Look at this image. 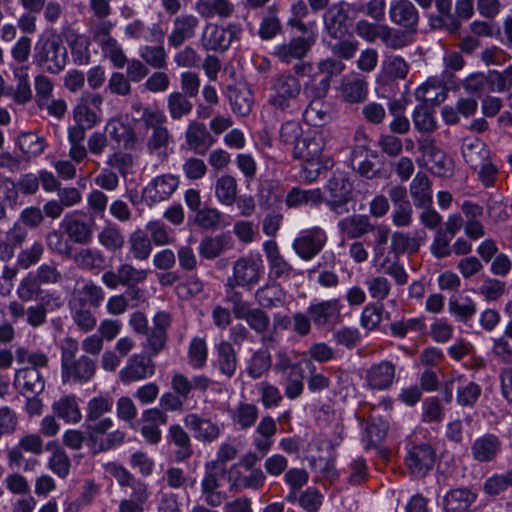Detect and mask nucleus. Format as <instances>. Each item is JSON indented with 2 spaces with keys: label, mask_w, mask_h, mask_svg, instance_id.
<instances>
[{
  "label": "nucleus",
  "mask_w": 512,
  "mask_h": 512,
  "mask_svg": "<svg viewBox=\"0 0 512 512\" xmlns=\"http://www.w3.org/2000/svg\"><path fill=\"white\" fill-rule=\"evenodd\" d=\"M138 54L141 60L153 69L162 70L167 67V53L163 45H141Z\"/></svg>",
  "instance_id": "e2e57ef3"
},
{
  "label": "nucleus",
  "mask_w": 512,
  "mask_h": 512,
  "mask_svg": "<svg viewBox=\"0 0 512 512\" xmlns=\"http://www.w3.org/2000/svg\"><path fill=\"white\" fill-rule=\"evenodd\" d=\"M199 19L193 14H181L174 18L172 30L168 35V44L172 48L180 47L185 41L196 35Z\"/></svg>",
  "instance_id": "393cba45"
},
{
  "label": "nucleus",
  "mask_w": 512,
  "mask_h": 512,
  "mask_svg": "<svg viewBox=\"0 0 512 512\" xmlns=\"http://www.w3.org/2000/svg\"><path fill=\"white\" fill-rule=\"evenodd\" d=\"M51 450V456L48 459L49 469L59 478L65 479L71 468V460L66 451L56 442H51L47 446Z\"/></svg>",
  "instance_id": "680f3d73"
},
{
  "label": "nucleus",
  "mask_w": 512,
  "mask_h": 512,
  "mask_svg": "<svg viewBox=\"0 0 512 512\" xmlns=\"http://www.w3.org/2000/svg\"><path fill=\"white\" fill-rule=\"evenodd\" d=\"M255 300L263 308H276L283 306L286 301V293L282 287L275 283L266 284L255 292Z\"/></svg>",
  "instance_id": "8fccbe9b"
},
{
  "label": "nucleus",
  "mask_w": 512,
  "mask_h": 512,
  "mask_svg": "<svg viewBox=\"0 0 512 512\" xmlns=\"http://www.w3.org/2000/svg\"><path fill=\"white\" fill-rule=\"evenodd\" d=\"M327 243V234L320 227L303 230L293 241L294 252L305 261L312 260Z\"/></svg>",
  "instance_id": "2eb2a0df"
},
{
  "label": "nucleus",
  "mask_w": 512,
  "mask_h": 512,
  "mask_svg": "<svg viewBox=\"0 0 512 512\" xmlns=\"http://www.w3.org/2000/svg\"><path fill=\"white\" fill-rule=\"evenodd\" d=\"M99 243L108 251H120L125 244L121 229L116 224H108L98 234Z\"/></svg>",
  "instance_id": "338daca9"
},
{
  "label": "nucleus",
  "mask_w": 512,
  "mask_h": 512,
  "mask_svg": "<svg viewBox=\"0 0 512 512\" xmlns=\"http://www.w3.org/2000/svg\"><path fill=\"white\" fill-rule=\"evenodd\" d=\"M249 328L260 336V342L265 348H277L279 339L275 332H270L271 320L266 311L261 308H253L245 318Z\"/></svg>",
  "instance_id": "5701e85b"
},
{
  "label": "nucleus",
  "mask_w": 512,
  "mask_h": 512,
  "mask_svg": "<svg viewBox=\"0 0 512 512\" xmlns=\"http://www.w3.org/2000/svg\"><path fill=\"white\" fill-rule=\"evenodd\" d=\"M325 147V138L319 131H315L301 138L293 148V156L300 160H315L322 157Z\"/></svg>",
  "instance_id": "c756f323"
},
{
  "label": "nucleus",
  "mask_w": 512,
  "mask_h": 512,
  "mask_svg": "<svg viewBox=\"0 0 512 512\" xmlns=\"http://www.w3.org/2000/svg\"><path fill=\"white\" fill-rule=\"evenodd\" d=\"M270 349L262 346L252 354L247 367V374L251 378L258 379L270 369L272 365Z\"/></svg>",
  "instance_id": "69168bd1"
},
{
  "label": "nucleus",
  "mask_w": 512,
  "mask_h": 512,
  "mask_svg": "<svg viewBox=\"0 0 512 512\" xmlns=\"http://www.w3.org/2000/svg\"><path fill=\"white\" fill-rule=\"evenodd\" d=\"M264 273L263 261L259 256L247 255L233 263L232 276L228 277L225 286H240L252 289Z\"/></svg>",
  "instance_id": "9d476101"
},
{
  "label": "nucleus",
  "mask_w": 512,
  "mask_h": 512,
  "mask_svg": "<svg viewBox=\"0 0 512 512\" xmlns=\"http://www.w3.org/2000/svg\"><path fill=\"white\" fill-rule=\"evenodd\" d=\"M196 10L204 18H229L234 12V5L230 0H199Z\"/></svg>",
  "instance_id": "bf43d9fd"
},
{
  "label": "nucleus",
  "mask_w": 512,
  "mask_h": 512,
  "mask_svg": "<svg viewBox=\"0 0 512 512\" xmlns=\"http://www.w3.org/2000/svg\"><path fill=\"white\" fill-rule=\"evenodd\" d=\"M79 345L76 339L67 337L61 345V377L63 383L85 384L96 374L97 362L88 355L76 357Z\"/></svg>",
  "instance_id": "7ed1b4c3"
},
{
  "label": "nucleus",
  "mask_w": 512,
  "mask_h": 512,
  "mask_svg": "<svg viewBox=\"0 0 512 512\" xmlns=\"http://www.w3.org/2000/svg\"><path fill=\"white\" fill-rule=\"evenodd\" d=\"M232 422L241 430H247L255 425L259 417V409L253 403L239 402L231 411Z\"/></svg>",
  "instance_id": "6e6d98bb"
},
{
  "label": "nucleus",
  "mask_w": 512,
  "mask_h": 512,
  "mask_svg": "<svg viewBox=\"0 0 512 512\" xmlns=\"http://www.w3.org/2000/svg\"><path fill=\"white\" fill-rule=\"evenodd\" d=\"M426 329L425 317L401 318L390 324L389 330L396 338H405L409 333H421Z\"/></svg>",
  "instance_id": "0e129e2a"
},
{
  "label": "nucleus",
  "mask_w": 512,
  "mask_h": 512,
  "mask_svg": "<svg viewBox=\"0 0 512 512\" xmlns=\"http://www.w3.org/2000/svg\"><path fill=\"white\" fill-rule=\"evenodd\" d=\"M232 247L231 238L225 234L206 236L199 244V254L205 259L212 260Z\"/></svg>",
  "instance_id": "864d4df0"
},
{
  "label": "nucleus",
  "mask_w": 512,
  "mask_h": 512,
  "mask_svg": "<svg viewBox=\"0 0 512 512\" xmlns=\"http://www.w3.org/2000/svg\"><path fill=\"white\" fill-rule=\"evenodd\" d=\"M314 42L315 39L312 36L294 37L288 42L276 45L272 54L282 63L290 64L306 57Z\"/></svg>",
  "instance_id": "412c9836"
},
{
  "label": "nucleus",
  "mask_w": 512,
  "mask_h": 512,
  "mask_svg": "<svg viewBox=\"0 0 512 512\" xmlns=\"http://www.w3.org/2000/svg\"><path fill=\"white\" fill-rule=\"evenodd\" d=\"M106 471L116 480L120 488L125 489L127 495L125 499L146 506L152 496V491L147 482L136 477L127 468L116 462L109 463Z\"/></svg>",
  "instance_id": "0eeeda50"
},
{
  "label": "nucleus",
  "mask_w": 512,
  "mask_h": 512,
  "mask_svg": "<svg viewBox=\"0 0 512 512\" xmlns=\"http://www.w3.org/2000/svg\"><path fill=\"white\" fill-rule=\"evenodd\" d=\"M338 229L348 239H358L375 230L367 215L354 214L341 219L338 222Z\"/></svg>",
  "instance_id": "c9c22d12"
},
{
  "label": "nucleus",
  "mask_w": 512,
  "mask_h": 512,
  "mask_svg": "<svg viewBox=\"0 0 512 512\" xmlns=\"http://www.w3.org/2000/svg\"><path fill=\"white\" fill-rule=\"evenodd\" d=\"M410 195L416 207L430 206L432 204V187L429 177L418 172L410 183Z\"/></svg>",
  "instance_id": "de8ad7c7"
},
{
  "label": "nucleus",
  "mask_w": 512,
  "mask_h": 512,
  "mask_svg": "<svg viewBox=\"0 0 512 512\" xmlns=\"http://www.w3.org/2000/svg\"><path fill=\"white\" fill-rule=\"evenodd\" d=\"M180 178L170 173L152 179L143 189V198L150 204L159 203L169 199L177 190Z\"/></svg>",
  "instance_id": "6ab92c4d"
},
{
  "label": "nucleus",
  "mask_w": 512,
  "mask_h": 512,
  "mask_svg": "<svg viewBox=\"0 0 512 512\" xmlns=\"http://www.w3.org/2000/svg\"><path fill=\"white\" fill-rule=\"evenodd\" d=\"M195 223L205 230H217L230 225L227 217L215 207H204L195 214Z\"/></svg>",
  "instance_id": "13d9d810"
},
{
  "label": "nucleus",
  "mask_w": 512,
  "mask_h": 512,
  "mask_svg": "<svg viewBox=\"0 0 512 512\" xmlns=\"http://www.w3.org/2000/svg\"><path fill=\"white\" fill-rule=\"evenodd\" d=\"M214 195L218 203L231 207L236 202L238 195V182L230 174H223L214 183Z\"/></svg>",
  "instance_id": "79ce46f5"
},
{
  "label": "nucleus",
  "mask_w": 512,
  "mask_h": 512,
  "mask_svg": "<svg viewBox=\"0 0 512 512\" xmlns=\"http://www.w3.org/2000/svg\"><path fill=\"white\" fill-rule=\"evenodd\" d=\"M270 90L268 103L274 110L293 115L303 109L302 85L291 73H281L273 77Z\"/></svg>",
  "instance_id": "20e7f679"
},
{
  "label": "nucleus",
  "mask_w": 512,
  "mask_h": 512,
  "mask_svg": "<svg viewBox=\"0 0 512 512\" xmlns=\"http://www.w3.org/2000/svg\"><path fill=\"white\" fill-rule=\"evenodd\" d=\"M113 404V398L108 394L95 396L88 401L85 425L92 441L96 442L98 436L105 435L112 428V419L104 415L111 412Z\"/></svg>",
  "instance_id": "423d86ee"
},
{
  "label": "nucleus",
  "mask_w": 512,
  "mask_h": 512,
  "mask_svg": "<svg viewBox=\"0 0 512 512\" xmlns=\"http://www.w3.org/2000/svg\"><path fill=\"white\" fill-rule=\"evenodd\" d=\"M396 367L391 361L372 364L365 372V385L371 390L389 389L395 380Z\"/></svg>",
  "instance_id": "4be33fe9"
},
{
  "label": "nucleus",
  "mask_w": 512,
  "mask_h": 512,
  "mask_svg": "<svg viewBox=\"0 0 512 512\" xmlns=\"http://www.w3.org/2000/svg\"><path fill=\"white\" fill-rule=\"evenodd\" d=\"M501 450V441L494 434H485L474 440L471 445V455L477 462H491L495 460Z\"/></svg>",
  "instance_id": "f704fd0d"
},
{
  "label": "nucleus",
  "mask_w": 512,
  "mask_h": 512,
  "mask_svg": "<svg viewBox=\"0 0 512 512\" xmlns=\"http://www.w3.org/2000/svg\"><path fill=\"white\" fill-rule=\"evenodd\" d=\"M155 374V363L151 356L134 354L130 356L126 365L119 371V379L125 384L142 381Z\"/></svg>",
  "instance_id": "f3484780"
},
{
  "label": "nucleus",
  "mask_w": 512,
  "mask_h": 512,
  "mask_svg": "<svg viewBox=\"0 0 512 512\" xmlns=\"http://www.w3.org/2000/svg\"><path fill=\"white\" fill-rule=\"evenodd\" d=\"M67 50L56 32L47 31L40 35L34 46V64L51 74H58L67 64Z\"/></svg>",
  "instance_id": "39448f33"
},
{
  "label": "nucleus",
  "mask_w": 512,
  "mask_h": 512,
  "mask_svg": "<svg viewBox=\"0 0 512 512\" xmlns=\"http://www.w3.org/2000/svg\"><path fill=\"white\" fill-rule=\"evenodd\" d=\"M246 471L242 472L234 466L231 468L229 473L230 491L238 493L248 489L260 490L264 487L266 476L261 469L256 468Z\"/></svg>",
  "instance_id": "a878e982"
},
{
  "label": "nucleus",
  "mask_w": 512,
  "mask_h": 512,
  "mask_svg": "<svg viewBox=\"0 0 512 512\" xmlns=\"http://www.w3.org/2000/svg\"><path fill=\"white\" fill-rule=\"evenodd\" d=\"M55 416L67 423H78L82 419L80 407L75 395H65L52 404Z\"/></svg>",
  "instance_id": "49530a36"
},
{
  "label": "nucleus",
  "mask_w": 512,
  "mask_h": 512,
  "mask_svg": "<svg viewBox=\"0 0 512 512\" xmlns=\"http://www.w3.org/2000/svg\"><path fill=\"white\" fill-rule=\"evenodd\" d=\"M341 308L342 306L338 299L324 300L311 304L307 308V314L316 326L322 327L337 320L340 316Z\"/></svg>",
  "instance_id": "473e14b6"
},
{
  "label": "nucleus",
  "mask_w": 512,
  "mask_h": 512,
  "mask_svg": "<svg viewBox=\"0 0 512 512\" xmlns=\"http://www.w3.org/2000/svg\"><path fill=\"white\" fill-rule=\"evenodd\" d=\"M103 97L98 93H85L73 108L74 122L88 129L94 128L100 122Z\"/></svg>",
  "instance_id": "dca6fc26"
},
{
  "label": "nucleus",
  "mask_w": 512,
  "mask_h": 512,
  "mask_svg": "<svg viewBox=\"0 0 512 512\" xmlns=\"http://www.w3.org/2000/svg\"><path fill=\"white\" fill-rule=\"evenodd\" d=\"M435 458V451L430 445H415L408 450L405 464L413 475L424 477L433 469Z\"/></svg>",
  "instance_id": "aec40b11"
},
{
  "label": "nucleus",
  "mask_w": 512,
  "mask_h": 512,
  "mask_svg": "<svg viewBox=\"0 0 512 512\" xmlns=\"http://www.w3.org/2000/svg\"><path fill=\"white\" fill-rule=\"evenodd\" d=\"M209 469V463L206 464V472L201 480V498L207 504L195 505L190 512H219L212 508L219 507L226 499V493L220 491V481L216 472Z\"/></svg>",
  "instance_id": "4468645a"
},
{
  "label": "nucleus",
  "mask_w": 512,
  "mask_h": 512,
  "mask_svg": "<svg viewBox=\"0 0 512 512\" xmlns=\"http://www.w3.org/2000/svg\"><path fill=\"white\" fill-rule=\"evenodd\" d=\"M242 32L238 23H229L227 26L207 23L201 34L200 45L206 51L224 52L233 42L241 39Z\"/></svg>",
  "instance_id": "1a4fd4ad"
},
{
  "label": "nucleus",
  "mask_w": 512,
  "mask_h": 512,
  "mask_svg": "<svg viewBox=\"0 0 512 512\" xmlns=\"http://www.w3.org/2000/svg\"><path fill=\"white\" fill-rule=\"evenodd\" d=\"M324 201V194L319 188L301 189L293 187L286 195L285 204L289 208H295L301 205L312 207L319 206Z\"/></svg>",
  "instance_id": "c03bdc74"
},
{
  "label": "nucleus",
  "mask_w": 512,
  "mask_h": 512,
  "mask_svg": "<svg viewBox=\"0 0 512 512\" xmlns=\"http://www.w3.org/2000/svg\"><path fill=\"white\" fill-rule=\"evenodd\" d=\"M15 359L18 365L28 363L29 366H21L14 372L13 386L22 395H40L45 389V377L42 369L49 367V356L41 351H30L23 345L15 348Z\"/></svg>",
  "instance_id": "f257e3e1"
},
{
  "label": "nucleus",
  "mask_w": 512,
  "mask_h": 512,
  "mask_svg": "<svg viewBox=\"0 0 512 512\" xmlns=\"http://www.w3.org/2000/svg\"><path fill=\"white\" fill-rule=\"evenodd\" d=\"M50 299L51 301L54 302L57 308L61 306L59 297H55L54 294H47L45 297L42 298L41 302L35 305L28 306L26 308L27 314H25V317L28 326H30L33 329H36L47 322V307L50 303Z\"/></svg>",
  "instance_id": "3c124183"
},
{
  "label": "nucleus",
  "mask_w": 512,
  "mask_h": 512,
  "mask_svg": "<svg viewBox=\"0 0 512 512\" xmlns=\"http://www.w3.org/2000/svg\"><path fill=\"white\" fill-rule=\"evenodd\" d=\"M368 86L364 77H345L341 84V96L345 102L361 103L367 99Z\"/></svg>",
  "instance_id": "a19ab883"
},
{
  "label": "nucleus",
  "mask_w": 512,
  "mask_h": 512,
  "mask_svg": "<svg viewBox=\"0 0 512 512\" xmlns=\"http://www.w3.org/2000/svg\"><path fill=\"white\" fill-rule=\"evenodd\" d=\"M149 275V271L137 268L131 263H122L116 271L108 270L102 274L101 280L109 289H116L119 286L134 288L144 283Z\"/></svg>",
  "instance_id": "f8f14e48"
},
{
  "label": "nucleus",
  "mask_w": 512,
  "mask_h": 512,
  "mask_svg": "<svg viewBox=\"0 0 512 512\" xmlns=\"http://www.w3.org/2000/svg\"><path fill=\"white\" fill-rule=\"evenodd\" d=\"M29 65H10L16 87L11 86V94L14 102L19 105L28 103L32 99V90L29 83Z\"/></svg>",
  "instance_id": "e433bc0d"
},
{
  "label": "nucleus",
  "mask_w": 512,
  "mask_h": 512,
  "mask_svg": "<svg viewBox=\"0 0 512 512\" xmlns=\"http://www.w3.org/2000/svg\"><path fill=\"white\" fill-rule=\"evenodd\" d=\"M419 151L431 162L430 170L436 176L450 177L453 174V161L440 149L436 140L430 135H422L417 139Z\"/></svg>",
  "instance_id": "ddd939ff"
},
{
  "label": "nucleus",
  "mask_w": 512,
  "mask_h": 512,
  "mask_svg": "<svg viewBox=\"0 0 512 512\" xmlns=\"http://www.w3.org/2000/svg\"><path fill=\"white\" fill-rule=\"evenodd\" d=\"M352 189V183L343 174H334L324 187L323 202L337 215L344 214L348 212Z\"/></svg>",
  "instance_id": "9b49d317"
},
{
  "label": "nucleus",
  "mask_w": 512,
  "mask_h": 512,
  "mask_svg": "<svg viewBox=\"0 0 512 512\" xmlns=\"http://www.w3.org/2000/svg\"><path fill=\"white\" fill-rule=\"evenodd\" d=\"M185 142L194 153L204 155L214 141L204 123L191 121L185 132Z\"/></svg>",
  "instance_id": "c85d7f7f"
},
{
  "label": "nucleus",
  "mask_w": 512,
  "mask_h": 512,
  "mask_svg": "<svg viewBox=\"0 0 512 512\" xmlns=\"http://www.w3.org/2000/svg\"><path fill=\"white\" fill-rule=\"evenodd\" d=\"M263 250L268 261L270 277L274 279L290 278L293 273V267L280 253L276 241H266L263 245Z\"/></svg>",
  "instance_id": "cd10ccee"
},
{
  "label": "nucleus",
  "mask_w": 512,
  "mask_h": 512,
  "mask_svg": "<svg viewBox=\"0 0 512 512\" xmlns=\"http://www.w3.org/2000/svg\"><path fill=\"white\" fill-rule=\"evenodd\" d=\"M304 120L311 126L322 127L332 121V109L323 101H310L303 112Z\"/></svg>",
  "instance_id": "052dcab7"
},
{
  "label": "nucleus",
  "mask_w": 512,
  "mask_h": 512,
  "mask_svg": "<svg viewBox=\"0 0 512 512\" xmlns=\"http://www.w3.org/2000/svg\"><path fill=\"white\" fill-rule=\"evenodd\" d=\"M17 144L27 159L39 156L45 149L44 138L34 132L21 133L18 136Z\"/></svg>",
  "instance_id": "774afa93"
},
{
  "label": "nucleus",
  "mask_w": 512,
  "mask_h": 512,
  "mask_svg": "<svg viewBox=\"0 0 512 512\" xmlns=\"http://www.w3.org/2000/svg\"><path fill=\"white\" fill-rule=\"evenodd\" d=\"M61 227L74 243L86 245L92 240V229L83 220L65 217L61 222Z\"/></svg>",
  "instance_id": "5fc2aeb1"
},
{
  "label": "nucleus",
  "mask_w": 512,
  "mask_h": 512,
  "mask_svg": "<svg viewBox=\"0 0 512 512\" xmlns=\"http://www.w3.org/2000/svg\"><path fill=\"white\" fill-rule=\"evenodd\" d=\"M215 351L217 355L214 362L215 367L221 375L231 379L235 375L238 366L237 353L232 343L222 340L216 345Z\"/></svg>",
  "instance_id": "72a5a7b5"
},
{
  "label": "nucleus",
  "mask_w": 512,
  "mask_h": 512,
  "mask_svg": "<svg viewBox=\"0 0 512 512\" xmlns=\"http://www.w3.org/2000/svg\"><path fill=\"white\" fill-rule=\"evenodd\" d=\"M462 155L465 162L475 171L490 158L489 149L477 137L465 138L463 140Z\"/></svg>",
  "instance_id": "58836bf2"
},
{
  "label": "nucleus",
  "mask_w": 512,
  "mask_h": 512,
  "mask_svg": "<svg viewBox=\"0 0 512 512\" xmlns=\"http://www.w3.org/2000/svg\"><path fill=\"white\" fill-rule=\"evenodd\" d=\"M409 70V64L401 56H387L382 61L381 70L377 75L376 82L380 85H390L394 81L404 80Z\"/></svg>",
  "instance_id": "bb28decb"
},
{
  "label": "nucleus",
  "mask_w": 512,
  "mask_h": 512,
  "mask_svg": "<svg viewBox=\"0 0 512 512\" xmlns=\"http://www.w3.org/2000/svg\"><path fill=\"white\" fill-rule=\"evenodd\" d=\"M71 317L73 323L83 333H89L97 326V318L92 310L87 306V303L79 299L71 307Z\"/></svg>",
  "instance_id": "4d7b16f0"
},
{
  "label": "nucleus",
  "mask_w": 512,
  "mask_h": 512,
  "mask_svg": "<svg viewBox=\"0 0 512 512\" xmlns=\"http://www.w3.org/2000/svg\"><path fill=\"white\" fill-rule=\"evenodd\" d=\"M477 500V493L470 488L460 487L449 490L443 499L446 512H470Z\"/></svg>",
  "instance_id": "7c9ffc66"
},
{
  "label": "nucleus",
  "mask_w": 512,
  "mask_h": 512,
  "mask_svg": "<svg viewBox=\"0 0 512 512\" xmlns=\"http://www.w3.org/2000/svg\"><path fill=\"white\" fill-rule=\"evenodd\" d=\"M128 247L133 259L141 262L148 260L153 250L149 236L140 228L129 235Z\"/></svg>",
  "instance_id": "603ef678"
},
{
  "label": "nucleus",
  "mask_w": 512,
  "mask_h": 512,
  "mask_svg": "<svg viewBox=\"0 0 512 512\" xmlns=\"http://www.w3.org/2000/svg\"><path fill=\"white\" fill-rule=\"evenodd\" d=\"M74 263L82 270H103L107 260L103 252L96 248H81L73 256Z\"/></svg>",
  "instance_id": "09e8293b"
},
{
  "label": "nucleus",
  "mask_w": 512,
  "mask_h": 512,
  "mask_svg": "<svg viewBox=\"0 0 512 512\" xmlns=\"http://www.w3.org/2000/svg\"><path fill=\"white\" fill-rule=\"evenodd\" d=\"M228 99L232 111L239 116H247L254 104V97L251 89L246 85L228 87Z\"/></svg>",
  "instance_id": "37998d69"
},
{
  "label": "nucleus",
  "mask_w": 512,
  "mask_h": 512,
  "mask_svg": "<svg viewBox=\"0 0 512 512\" xmlns=\"http://www.w3.org/2000/svg\"><path fill=\"white\" fill-rule=\"evenodd\" d=\"M169 441L177 447L174 458L177 462L189 459L193 454L192 444L188 433L179 424H173L168 429Z\"/></svg>",
  "instance_id": "a18cd8bd"
},
{
  "label": "nucleus",
  "mask_w": 512,
  "mask_h": 512,
  "mask_svg": "<svg viewBox=\"0 0 512 512\" xmlns=\"http://www.w3.org/2000/svg\"><path fill=\"white\" fill-rule=\"evenodd\" d=\"M188 429L194 433L195 439L211 443L216 441L221 433L220 427L209 419L199 417L197 414H189L184 418Z\"/></svg>",
  "instance_id": "2f4dec72"
},
{
  "label": "nucleus",
  "mask_w": 512,
  "mask_h": 512,
  "mask_svg": "<svg viewBox=\"0 0 512 512\" xmlns=\"http://www.w3.org/2000/svg\"><path fill=\"white\" fill-rule=\"evenodd\" d=\"M424 237L418 233L411 235L402 231H395L391 234L390 253L394 259H399L405 253L414 254L419 251Z\"/></svg>",
  "instance_id": "4c0bfd02"
},
{
  "label": "nucleus",
  "mask_w": 512,
  "mask_h": 512,
  "mask_svg": "<svg viewBox=\"0 0 512 512\" xmlns=\"http://www.w3.org/2000/svg\"><path fill=\"white\" fill-rule=\"evenodd\" d=\"M132 109L141 113L139 120L147 131V152L161 159L167 158V150L173 142V136L166 126L167 117L164 112L155 107H143L140 103L134 104Z\"/></svg>",
  "instance_id": "f03ea898"
},
{
  "label": "nucleus",
  "mask_w": 512,
  "mask_h": 512,
  "mask_svg": "<svg viewBox=\"0 0 512 512\" xmlns=\"http://www.w3.org/2000/svg\"><path fill=\"white\" fill-rule=\"evenodd\" d=\"M389 18L393 24L410 34L418 31L420 15L410 0H393L389 7Z\"/></svg>",
  "instance_id": "a211bd4d"
},
{
  "label": "nucleus",
  "mask_w": 512,
  "mask_h": 512,
  "mask_svg": "<svg viewBox=\"0 0 512 512\" xmlns=\"http://www.w3.org/2000/svg\"><path fill=\"white\" fill-rule=\"evenodd\" d=\"M324 26L334 39L343 38L348 32V9L347 3L340 1L331 5L323 15Z\"/></svg>",
  "instance_id": "b1692460"
},
{
  "label": "nucleus",
  "mask_w": 512,
  "mask_h": 512,
  "mask_svg": "<svg viewBox=\"0 0 512 512\" xmlns=\"http://www.w3.org/2000/svg\"><path fill=\"white\" fill-rule=\"evenodd\" d=\"M148 32L151 35L152 41L161 42L164 38V31L159 24H153L152 27L149 28L141 19H134L123 28L125 38L133 41L148 40Z\"/></svg>",
  "instance_id": "ea45409f"
},
{
  "label": "nucleus",
  "mask_w": 512,
  "mask_h": 512,
  "mask_svg": "<svg viewBox=\"0 0 512 512\" xmlns=\"http://www.w3.org/2000/svg\"><path fill=\"white\" fill-rule=\"evenodd\" d=\"M456 393V403L462 408H473L482 395V387L464 374L452 373L451 377L443 384L444 400L450 403L453 399V391Z\"/></svg>",
  "instance_id": "6e6552de"
}]
</instances>
